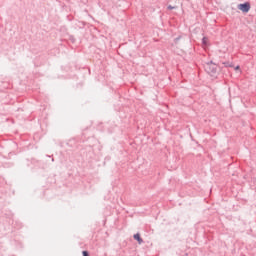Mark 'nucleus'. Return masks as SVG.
Here are the masks:
<instances>
[{
  "label": "nucleus",
  "mask_w": 256,
  "mask_h": 256,
  "mask_svg": "<svg viewBox=\"0 0 256 256\" xmlns=\"http://www.w3.org/2000/svg\"><path fill=\"white\" fill-rule=\"evenodd\" d=\"M238 9L242 11V13H249L251 9V4L249 3L239 4Z\"/></svg>",
  "instance_id": "nucleus-1"
},
{
  "label": "nucleus",
  "mask_w": 256,
  "mask_h": 256,
  "mask_svg": "<svg viewBox=\"0 0 256 256\" xmlns=\"http://www.w3.org/2000/svg\"><path fill=\"white\" fill-rule=\"evenodd\" d=\"M134 239L136 241H138L139 245H141V243H143V239H141V235L139 233L134 235Z\"/></svg>",
  "instance_id": "nucleus-2"
},
{
  "label": "nucleus",
  "mask_w": 256,
  "mask_h": 256,
  "mask_svg": "<svg viewBox=\"0 0 256 256\" xmlns=\"http://www.w3.org/2000/svg\"><path fill=\"white\" fill-rule=\"evenodd\" d=\"M202 43H203V45H208V43H209V38L204 37V38L202 39Z\"/></svg>",
  "instance_id": "nucleus-3"
},
{
  "label": "nucleus",
  "mask_w": 256,
  "mask_h": 256,
  "mask_svg": "<svg viewBox=\"0 0 256 256\" xmlns=\"http://www.w3.org/2000/svg\"><path fill=\"white\" fill-rule=\"evenodd\" d=\"M82 255H83V256H89V252L83 251V252H82Z\"/></svg>",
  "instance_id": "nucleus-4"
},
{
  "label": "nucleus",
  "mask_w": 256,
  "mask_h": 256,
  "mask_svg": "<svg viewBox=\"0 0 256 256\" xmlns=\"http://www.w3.org/2000/svg\"><path fill=\"white\" fill-rule=\"evenodd\" d=\"M168 9H169V10L175 9V6H168Z\"/></svg>",
  "instance_id": "nucleus-5"
},
{
  "label": "nucleus",
  "mask_w": 256,
  "mask_h": 256,
  "mask_svg": "<svg viewBox=\"0 0 256 256\" xmlns=\"http://www.w3.org/2000/svg\"><path fill=\"white\" fill-rule=\"evenodd\" d=\"M239 69H240L239 66H236V67H235V70H236V71H239Z\"/></svg>",
  "instance_id": "nucleus-6"
}]
</instances>
